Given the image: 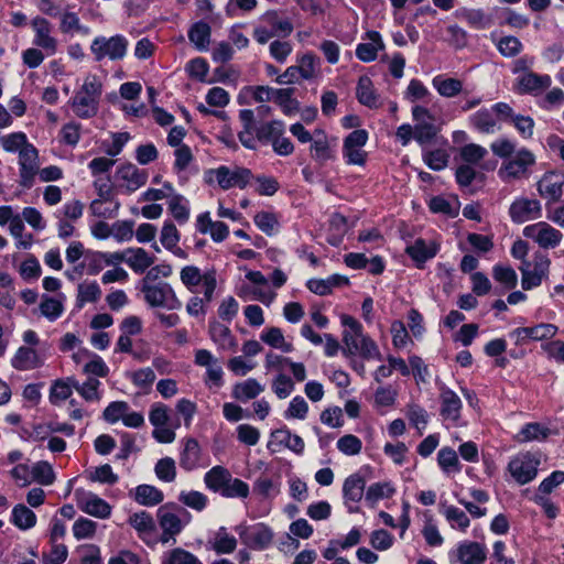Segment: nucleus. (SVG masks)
<instances>
[{
    "instance_id": "3c124183",
    "label": "nucleus",
    "mask_w": 564,
    "mask_h": 564,
    "mask_svg": "<svg viewBox=\"0 0 564 564\" xmlns=\"http://www.w3.org/2000/svg\"><path fill=\"white\" fill-rule=\"evenodd\" d=\"M261 340L267 345L281 349L283 352L293 351V345L288 343L282 330L279 327H269L261 333Z\"/></svg>"
},
{
    "instance_id": "c03bdc74",
    "label": "nucleus",
    "mask_w": 564,
    "mask_h": 564,
    "mask_svg": "<svg viewBox=\"0 0 564 564\" xmlns=\"http://www.w3.org/2000/svg\"><path fill=\"white\" fill-rule=\"evenodd\" d=\"M230 476L231 474L225 467L215 466L205 474L204 481L208 489L221 495L223 489L230 481Z\"/></svg>"
},
{
    "instance_id": "e433bc0d",
    "label": "nucleus",
    "mask_w": 564,
    "mask_h": 564,
    "mask_svg": "<svg viewBox=\"0 0 564 564\" xmlns=\"http://www.w3.org/2000/svg\"><path fill=\"white\" fill-rule=\"evenodd\" d=\"M208 543L217 554H231L238 544L237 539L225 527H220L215 531Z\"/></svg>"
},
{
    "instance_id": "2f4dec72",
    "label": "nucleus",
    "mask_w": 564,
    "mask_h": 564,
    "mask_svg": "<svg viewBox=\"0 0 564 564\" xmlns=\"http://www.w3.org/2000/svg\"><path fill=\"white\" fill-rule=\"evenodd\" d=\"M209 336L210 339L223 350H235L237 347V340L229 327L219 322H213L209 324Z\"/></svg>"
},
{
    "instance_id": "f8f14e48",
    "label": "nucleus",
    "mask_w": 564,
    "mask_h": 564,
    "mask_svg": "<svg viewBox=\"0 0 564 564\" xmlns=\"http://www.w3.org/2000/svg\"><path fill=\"white\" fill-rule=\"evenodd\" d=\"M539 466V456L527 452L511 458L508 470L519 485H525L536 477Z\"/></svg>"
},
{
    "instance_id": "1a4fd4ad",
    "label": "nucleus",
    "mask_w": 564,
    "mask_h": 564,
    "mask_svg": "<svg viewBox=\"0 0 564 564\" xmlns=\"http://www.w3.org/2000/svg\"><path fill=\"white\" fill-rule=\"evenodd\" d=\"M180 279L183 285L192 293L196 292L198 285L202 284L205 300L212 302L217 286L215 271L202 272L195 265H185L181 269Z\"/></svg>"
},
{
    "instance_id": "bb28decb",
    "label": "nucleus",
    "mask_w": 564,
    "mask_h": 564,
    "mask_svg": "<svg viewBox=\"0 0 564 564\" xmlns=\"http://www.w3.org/2000/svg\"><path fill=\"white\" fill-rule=\"evenodd\" d=\"M43 358L33 347L21 346L11 358V366L19 371H29L42 367Z\"/></svg>"
},
{
    "instance_id": "ea45409f",
    "label": "nucleus",
    "mask_w": 564,
    "mask_h": 564,
    "mask_svg": "<svg viewBox=\"0 0 564 564\" xmlns=\"http://www.w3.org/2000/svg\"><path fill=\"white\" fill-rule=\"evenodd\" d=\"M130 495L139 505L147 507L156 506L164 499L163 492L151 485H139Z\"/></svg>"
},
{
    "instance_id": "c9c22d12",
    "label": "nucleus",
    "mask_w": 564,
    "mask_h": 564,
    "mask_svg": "<svg viewBox=\"0 0 564 564\" xmlns=\"http://www.w3.org/2000/svg\"><path fill=\"white\" fill-rule=\"evenodd\" d=\"M296 67L303 80H313L321 74V59L312 52L304 53L296 58Z\"/></svg>"
},
{
    "instance_id": "864d4df0",
    "label": "nucleus",
    "mask_w": 564,
    "mask_h": 564,
    "mask_svg": "<svg viewBox=\"0 0 564 564\" xmlns=\"http://www.w3.org/2000/svg\"><path fill=\"white\" fill-rule=\"evenodd\" d=\"M120 208V203L117 199L102 200V199H94L89 204V212L93 216L98 218H115L118 215Z\"/></svg>"
},
{
    "instance_id": "13d9d810",
    "label": "nucleus",
    "mask_w": 564,
    "mask_h": 564,
    "mask_svg": "<svg viewBox=\"0 0 564 564\" xmlns=\"http://www.w3.org/2000/svg\"><path fill=\"white\" fill-rule=\"evenodd\" d=\"M101 290L97 282H83L77 288V306L82 308L86 303L99 300Z\"/></svg>"
},
{
    "instance_id": "37998d69",
    "label": "nucleus",
    "mask_w": 564,
    "mask_h": 564,
    "mask_svg": "<svg viewBox=\"0 0 564 564\" xmlns=\"http://www.w3.org/2000/svg\"><path fill=\"white\" fill-rule=\"evenodd\" d=\"M348 279L338 274L328 276L327 279H311L307 281V289L317 295H327L335 286L347 284Z\"/></svg>"
},
{
    "instance_id": "39448f33",
    "label": "nucleus",
    "mask_w": 564,
    "mask_h": 564,
    "mask_svg": "<svg viewBox=\"0 0 564 564\" xmlns=\"http://www.w3.org/2000/svg\"><path fill=\"white\" fill-rule=\"evenodd\" d=\"M129 41L122 34H116L109 37L96 36L90 44V52L96 62L105 58L109 61H121L128 53Z\"/></svg>"
},
{
    "instance_id": "7ed1b4c3",
    "label": "nucleus",
    "mask_w": 564,
    "mask_h": 564,
    "mask_svg": "<svg viewBox=\"0 0 564 564\" xmlns=\"http://www.w3.org/2000/svg\"><path fill=\"white\" fill-rule=\"evenodd\" d=\"M293 23L276 10H269L259 18L252 36L257 43L264 45L273 37H286L293 32Z\"/></svg>"
},
{
    "instance_id": "2eb2a0df",
    "label": "nucleus",
    "mask_w": 564,
    "mask_h": 564,
    "mask_svg": "<svg viewBox=\"0 0 564 564\" xmlns=\"http://www.w3.org/2000/svg\"><path fill=\"white\" fill-rule=\"evenodd\" d=\"M19 184L24 188H31L34 185L35 176L40 170V158L37 149L26 145L19 154Z\"/></svg>"
},
{
    "instance_id": "72a5a7b5",
    "label": "nucleus",
    "mask_w": 564,
    "mask_h": 564,
    "mask_svg": "<svg viewBox=\"0 0 564 564\" xmlns=\"http://www.w3.org/2000/svg\"><path fill=\"white\" fill-rule=\"evenodd\" d=\"M356 97L358 101L368 108L380 107V98L377 94L371 79L367 76H361L358 80L356 88Z\"/></svg>"
},
{
    "instance_id": "338daca9",
    "label": "nucleus",
    "mask_w": 564,
    "mask_h": 564,
    "mask_svg": "<svg viewBox=\"0 0 564 564\" xmlns=\"http://www.w3.org/2000/svg\"><path fill=\"white\" fill-rule=\"evenodd\" d=\"M284 133V123L282 121L273 120L263 123L257 129V138L262 142L272 143L273 140Z\"/></svg>"
},
{
    "instance_id": "423d86ee",
    "label": "nucleus",
    "mask_w": 564,
    "mask_h": 564,
    "mask_svg": "<svg viewBox=\"0 0 564 564\" xmlns=\"http://www.w3.org/2000/svg\"><path fill=\"white\" fill-rule=\"evenodd\" d=\"M141 292L144 301L151 307H163L167 310H178L182 302L178 300L174 289L167 282H145L141 281Z\"/></svg>"
},
{
    "instance_id": "052dcab7",
    "label": "nucleus",
    "mask_w": 564,
    "mask_h": 564,
    "mask_svg": "<svg viewBox=\"0 0 564 564\" xmlns=\"http://www.w3.org/2000/svg\"><path fill=\"white\" fill-rule=\"evenodd\" d=\"M496 46L499 53L507 58L519 55L523 50V44L521 41L513 35H506L500 37L496 42Z\"/></svg>"
},
{
    "instance_id": "4be33fe9",
    "label": "nucleus",
    "mask_w": 564,
    "mask_h": 564,
    "mask_svg": "<svg viewBox=\"0 0 564 564\" xmlns=\"http://www.w3.org/2000/svg\"><path fill=\"white\" fill-rule=\"evenodd\" d=\"M541 204L536 199L518 198L509 208V215L513 223L523 224L541 217Z\"/></svg>"
},
{
    "instance_id": "0eeeda50",
    "label": "nucleus",
    "mask_w": 564,
    "mask_h": 564,
    "mask_svg": "<svg viewBox=\"0 0 564 564\" xmlns=\"http://www.w3.org/2000/svg\"><path fill=\"white\" fill-rule=\"evenodd\" d=\"M535 164V155L527 148L519 149L512 156L505 160L498 170L503 182H512L529 175L530 169Z\"/></svg>"
},
{
    "instance_id": "393cba45",
    "label": "nucleus",
    "mask_w": 564,
    "mask_h": 564,
    "mask_svg": "<svg viewBox=\"0 0 564 564\" xmlns=\"http://www.w3.org/2000/svg\"><path fill=\"white\" fill-rule=\"evenodd\" d=\"M441 415L445 421H451L454 425L459 424L462 401L460 398L446 387L441 388Z\"/></svg>"
},
{
    "instance_id": "4d7b16f0",
    "label": "nucleus",
    "mask_w": 564,
    "mask_h": 564,
    "mask_svg": "<svg viewBox=\"0 0 564 564\" xmlns=\"http://www.w3.org/2000/svg\"><path fill=\"white\" fill-rule=\"evenodd\" d=\"M11 521L21 530H28L35 525L36 516L24 505H17L12 510Z\"/></svg>"
},
{
    "instance_id": "c756f323",
    "label": "nucleus",
    "mask_w": 564,
    "mask_h": 564,
    "mask_svg": "<svg viewBox=\"0 0 564 564\" xmlns=\"http://www.w3.org/2000/svg\"><path fill=\"white\" fill-rule=\"evenodd\" d=\"M469 122L474 129L480 133L494 134L500 130L495 113L491 109L482 108L469 117Z\"/></svg>"
},
{
    "instance_id": "a211bd4d",
    "label": "nucleus",
    "mask_w": 564,
    "mask_h": 564,
    "mask_svg": "<svg viewBox=\"0 0 564 564\" xmlns=\"http://www.w3.org/2000/svg\"><path fill=\"white\" fill-rule=\"evenodd\" d=\"M412 118L415 121L414 139L421 145L430 142L437 133L434 124L435 118L429 109L422 106L412 108Z\"/></svg>"
},
{
    "instance_id": "4468645a",
    "label": "nucleus",
    "mask_w": 564,
    "mask_h": 564,
    "mask_svg": "<svg viewBox=\"0 0 564 564\" xmlns=\"http://www.w3.org/2000/svg\"><path fill=\"white\" fill-rule=\"evenodd\" d=\"M367 141L368 132L364 129H356L344 139L343 156L348 165H365L367 152L364 147Z\"/></svg>"
},
{
    "instance_id": "cd10ccee",
    "label": "nucleus",
    "mask_w": 564,
    "mask_h": 564,
    "mask_svg": "<svg viewBox=\"0 0 564 564\" xmlns=\"http://www.w3.org/2000/svg\"><path fill=\"white\" fill-rule=\"evenodd\" d=\"M456 557L460 564H482L486 561V547L477 542L466 541L456 549Z\"/></svg>"
},
{
    "instance_id": "a18cd8bd",
    "label": "nucleus",
    "mask_w": 564,
    "mask_h": 564,
    "mask_svg": "<svg viewBox=\"0 0 564 564\" xmlns=\"http://www.w3.org/2000/svg\"><path fill=\"white\" fill-rule=\"evenodd\" d=\"M441 512L448 521L452 529L465 532L469 527V518L466 512L455 506L441 505Z\"/></svg>"
},
{
    "instance_id": "dca6fc26",
    "label": "nucleus",
    "mask_w": 564,
    "mask_h": 564,
    "mask_svg": "<svg viewBox=\"0 0 564 564\" xmlns=\"http://www.w3.org/2000/svg\"><path fill=\"white\" fill-rule=\"evenodd\" d=\"M336 139L329 138L324 130H314V139L310 145L312 160L319 166L336 160Z\"/></svg>"
},
{
    "instance_id": "0e129e2a",
    "label": "nucleus",
    "mask_w": 564,
    "mask_h": 564,
    "mask_svg": "<svg viewBox=\"0 0 564 564\" xmlns=\"http://www.w3.org/2000/svg\"><path fill=\"white\" fill-rule=\"evenodd\" d=\"M32 480L43 486L52 485L55 480V473L50 463L40 460L32 466Z\"/></svg>"
},
{
    "instance_id": "9b49d317",
    "label": "nucleus",
    "mask_w": 564,
    "mask_h": 564,
    "mask_svg": "<svg viewBox=\"0 0 564 564\" xmlns=\"http://www.w3.org/2000/svg\"><path fill=\"white\" fill-rule=\"evenodd\" d=\"M30 24L34 34V46L42 48L47 56L55 55L58 51L59 42L53 34V24L46 18L41 15L34 17Z\"/></svg>"
},
{
    "instance_id": "aec40b11",
    "label": "nucleus",
    "mask_w": 564,
    "mask_h": 564,
    "mask_svg": "<svg viewBox=\"0 0 564 564\" xmlns=\"http://www.w3.org/2000/svg\"><path fill=\"white\" fill-rule=\"evenodd\" d=\"M75 498L78 508L89 516L107 519L111 513L110 505L90 491L77 489L75 491Z\"/></svg>"
},
{
    "instance_id": "473e14b6",
    "label": "nucleus",
    "mask_w": 564,
    "mask_h": 564,
    "mask_svg": "<svg viewBox=\"0 0 564 564\" xmlns=\"http://www.w3.org/2000/svg\"><path fill=\"white\" fill-rule=\"evenodd\" d=\"M263 391V384H261L254 378H249L245 381L235 383L232 387L231 395L234 399L240 402H247L249 400L256 399Z\"/></svg>"
},
{
    "instance_id": "4c0bfd02",
    "label": "nucleus",
    "mask_w": 564,
    "mask_h": 564,
    "mask_svg": "<svg viewBox=\"0 0 564 564\" xmlns=\"http://www.w3.org/2000/svg\"><path fill=\"white\" fill-rule=\"evenodd\" d=\"M59 31L62 34H74L87 36L91 30L89 26L82 24L80 19L76 12L65 10L59 12Z\"/></svg>"
},
{
    "instance_id": "412c9836",
    "label": "nucleus",
    "mask_w": 564,
    "mask_h": 564,
    "mask_svg": "<svg viewBox=\"0 0 564 564\" xmlns=\"http://www.w3.org/2000/svg\"><path fill=\"white\" fill-rule=\"evenodd\" d=\"M550 263V259L543 254H535L532 270H529V263L524 262V265L520 268L522 289L531 290L539 286L543 279L547 276Z\"/></svg>"
},
{
    "instance_id": "b1692460",
    "label": "nucleus",
    "mask_w": 564,
    "mask_h": 564,
    "mask_svg": "<svg viewBox=\"0 0 564 564\" xmlns=\"http://www.w3.org/2000/svg\"><path fill=\"white\" fill-rule=\"evenodd\" d=\"M117 180L122 188L132 193L147 183L148 174L133 164H124L118 169Z\"/></svg>"
},
{
    "instance_id": "e2e57ef3",
    "label": "nucleus",
    "mask_w": 564,
    "mask_h": 564,
    "mask_svg": "<svg viewBox=\"0 0 564 564\" xmlns=\"http://www.w3.org/2000/svg\"><path fill=\"white\" fill-rule=\"evenodd\" d=\"M292 88H280L276 91H274L273 101L281 107L282 111L286 116H291L299 110V102L292 98Z\"/></svg>"
},
{
    "instance_id": "ddd939ff",
    "label": "nucleus",
    "mask_w": 564,
    "mask_h": 564,
    "mask_svg": "<svg viewBox=\"0 0 564 564\" xmlns=\"http://www.w3.org/2000/svg\"><path fill=\"white\" fill-rule=\"evenodd\" d=\"M522 234L542 249H554L563 239V234L546 221L528 225L523 228Z\"/></svg>"
},
{
    "instance_id": "6e6552de",
    "label": "nucleus",
    "mask_w": 564,
    "mask_h": 564,
    "mask_svg": "<svg viewBox=\"0 0 564 564\" xmlns=\"http://www.w3.org/2000/svg\"><path fill=\"white\" fill-rule=\"evenodd\" d=\"M158 520L162 529L160 541L163 544H167L171 541L174 543L175 536L182 532L185 524L189 521V513L183 508H177V511H174L170 506L165 505L159 508Z\"/></svg>"
},
{
    "instance_id": "a878e982",
    "label": "nucleus",
    "mask_w": 564,
    "mask_h": 564,
    "mask_svg": "<svg viewBox=\"0 0 564 564\" xmlns=\"http://www.w3.org/2000/svg\"><path fill=\"white\" fill-rule=\"evenodd\" d=\"M364 41L357 45L356 56L365 63L375 61L378 53L386 47L380 33L377 31H368L364 36Z\"/></svg>"
},
{
    "instance_id": "f704fd0d",
    "label": "nucleus",
    "mask_w": 564,
    "mask_h": 564,
    "mask_svg": "<svg viewBox=\"0 0 564 564\" xmlns=\"http://www.w3.org/2000/svg\"><path fill=\"white\" fill-rule=\"evenodd\" d=\"M155 262V257L143 248H128L126 263L135 273H143Z\"/></svg>"
},
{
    "instance_id": "49530a36",
    "label": "nucleus",
    "mask_w": 564,
    "mask_h": 564,
    "mask_svg": "<svg viewBox=\"0 0 564 564\" xmlns=\"http://www.w3.org/2000/svg\"><path fill=\"white\" fill-rule=\"evenodd\" d=\"M272 438L296 454L304 451V441L301 436L293 434L289 429H279L271 434Z\"/></svg>"
},
{
    "instance_id": "680f3d73",
    "label": "nucleus",
    "mask_w": 564,
    "mask_h": 564,
    "mask_svg": "<svg viewBox=\"0 0 564 564\" xmlns=\"http://www.w3.org/2000/svg\"><path fill=\"white\" fill-rule=\"evenodd\" d=\"M0 144L3 150L10 153L18 152L20 154L26 145H32L28 141V137L24 132H13L0 138Z\"/></svg>"
},
{
    "instance_id": "5fc2aeb1",
    "label": "nucleus",
    "mask_w": 564,
    "mask_h": 564,
    "mask_svg": "<svg viewBox=\"0 0 564 564\" xmlns=\"http://www.w3.org/2000/svg\"><path fill=\"white\" fill-rule=\"evenodd\" d=\"M188 39L198 51H206L210 42V26L205 22L195 23L188 31Z\"/></svg>"
},
{
    "instance_id": "f3484780",
    "label": "nucleus",
    "mask_w": 564,
    "mask_h": 564,
    "mask_svg": "<svg viewBox=\"0 0 564 564\" xmlns=\"http://www.w3.org/2000/svg\"><path fill=\"white\" fill-rule=\"evenodd\" d=\"M194 362L206 369L204 382L208 388H220L224 384V370L219 360L207 349H197Z\"/></svg>"
},
{
    "instance_id": "774afa93",
    "label": "nucleus",
    "mask_w": 564,
    "mask_h": 564,
    "mask_svg": "<svg viewBox=\"0 0 564 564\" xmlns=\"http://www.w3.org/2000/svg\"><path fill=\"white\" fill-rule=\"evenodd\" d=\"M162 564H203L200 560L193 553L182 549L175 547L165 554Z\"/></svg>"
},
{
    "instance_id": "9d476101",
    "label": "nucleus",
    "mask_w": 564,
    "mask_h": 564,
    "mask_svg": "<svg viewBox=\"0 0 564 564\" xmlns=\"http://www.w3.org/2000/svg\"><path fill=\"white\" fill-rule=\"evenodd\" d=\"M242 544L252 550H264L273 540L272 530L264 523L246 524L241 523L235 528Z\"/></svg>"
},
{
    "instance_id": "c85d7f7f",
    "label": "nucleus",
    "mask_w": 564,
    "mask_h": 564,
    "mask_svg": "<svg viewBox=\"0 0 564 564\" xmlns=\"http://www.w3.org/2000/svg\"><path fill=\"white\" fill-rule=\"evenodd\" d=\"M564 178L556 173H546L539 181L538 189L540 195L549 202H556L562 196Z\"/></svg>"
},
{
    "instance_id": "09e8293b",
    "label": "nucleus",
    "mask_w": 564,
    "mask_h": 564,
    "mask_svg": "<svg viewBox=\"0 0 564 564\" xmlns=\"http://www.w3.org/2000/svg\"><path fill=\"white\" fill-rule=\"evenodd\" d=\"M551 434V430L540 423L525 424L516 435L519 443L543 441Z\"/></svg>"
},
{
    "instance_id": "de8ad7c7",
    "label": "nucleus",
    "mask_w": 564,
    "mask_h": 564,
    "mask_svg": "<svg viewBox=\"0 0 564 564\" xmlns=\"http://www.w3.org/2000/svg\"><path fill=\"white\" fill-rule=\"evenodd\" d=\"M455 15L477 30H484L491 23L490 18L481 9H462L456 11Z\"/></svg>"
},
{
    "instance_id": "603ef678",
    "label": "nucleus",
    "mask_w": 564,
    "mask_h": 564,
    "mask_svg": "<svg viewBox=\"0 0 564 564\" xmlns=\"http://www.w3.org/2000/svg\"><path fill=\"white\" fill-rule=\"evenodd\" d=\"M433 87L443 97H454L463 90V83L456 78L435 76L432 80Z\"/></svg>"
},
{
    "instance_id": "20e7f679",
    "label": "nucleus",
    "mask_w": 564,
    "mask_h": 564,
    "mask_svg": "<svg viewBox=\"0 0 564 564\" xmlns=\"http://www.w3.org/2000/svg\"><path fill=\"white\" fill-rule=\"evenodd\" d=\"M205 177L208 183L216 182L221 189L227 191L232 187L245 188L251 181L252 173L243 166L221 165L207 171Z\"/></svg>"
},
{
    "instance_id": "f03ea898",
    "label": "nucleus",
    "mask_w": 564,
    "mask_h": 564,
    "mask_svg": "<svg viewBox=\"0 0 564 564\" xmlns=\"http://www.w3.org/2000/svg\"><path fill=\"white\" fill-rule=\"evenodd\" d=\"M102 93V83L97 75H87L83 85L70 100L74 113L88 119L98 111L99 100Z\"/></svg>"
},
{
    "instance_id": "6e6d98bb",
    "label": "nucleus",
    "mask_w": 564,
    "mask_h": 564,
    "mask_svg": "<svg viewBox=\"0 0 564 564\" xmlns=\"http://www.w3.org/2000/svg\"><path fill=\"white\" fill-rule=\"evenodd\" d=\"M395 492L394 487L389 481L371 484L366 491V501L370 507L382 499L390 498Z\"/></svg>"
},
{
    "instance_id": "6ab92c4d",
    "label": "nucleus",
    "mask_w": 564,
    "mask_h": 564,
    "mask_svg": "<svg viewBox=\"0 0 564 564\" xmlns=\"http://www.w3.org/2000/svg\"><path fill=\"white\" fill-rule=\"evenodd\" d=\"M366 480L359 474L355 473L349 475L343 484V499L344 505L349 513L359 511V502L365 494Z\"/></svg>"
},
{
    "instance_id": "58836bf2",
    "label": "nucleus",
    "mask_w": 564,
    "mask_h": 564,
    "mask_svg": "<svg viewBox=\"0 0 564 564\" xmlns=\"http://www.w3.org/2000/svg\"><path fill=\"white\" fill-rule=\"evenodd\" d=\"M128 523L138 532L142 540H147L155 532V522L152 516L147 511L132 513Z\"/></svg>"
},
{
    "instance_id": "8fccbe9b",
    "label": "nucleus",
    "mask_w": 564,
    "mask_h": 564,
    "mask_svg": "<svg viewBox=\"0 0 564 564\" xmlns=\"http://www.w3.org/2000/svg\"><path fill=\"white\" fill-rule=\"evenodd\" d=\"M73 381H76L73 377L53 381L50 389V402L56 405L67 400L73 393Z\"/></svg>"
},
{
    "instance_id": "f257e3e1",
    "label": "nucleus",
    "mask_w": 564,
    "mask_h": 564,
    "mask_svg": "<svg viewBox=\"0 0 564 564\" xmlns=\"http://www.w3.org/2000/svg\"><path fill=\"white\" fill-rule=\"evenodd\" d=\"M340 319L346 327L343 332V341L347 351L351 355L359 354L366 359L381 360L377 344L364 333L362 325L349 315H343Z\"/></svg>"
},
{
    "instance_id": "5701e85b",
    "label": "nucleus",
    "mask_w": 564,
    "mask_h": 564,
    "mask_svg": "<svg viewBox=\"0 0 564 564\" xmlns=\"http://www.w3.org/2000/svg\"><path fill=\"white\" fill-rule=\"evenodd\" d=\"M552 84L550 75L525 72L517 78L516 88L521 94L539 95Z\"/></svg>"
},
{
    "instance_id": "7c9ffc66",
    "label": "nucleus",
    "mask_w": 564,
    "mask_h": 564,
    "mask_svg": "<svg viewBox=\"0 0 564 564\" xmlns=\"http://www.w3.org/2000/svg\"><path fill=\"white\" fill-rule=\"evenodd\" d=\"M405 251L420 267L436 256L438 246L434 241L427 242L423 239H416L411 246L406 247Z\"/></svg>"
},
{
    "instance_id": "a19ab883",
    "label": "nucleus",
    "mask_w": 564,
    "mask_h": 564,
    "mask_svg": "<svg viewBox=\"0 0 564 564\" xmlns=\"http://www.w3.org/2000/svg\"><path fill=\"white\" fill-rule=\"evenodd\" d=\"M200 459V446L195 438H186L180 455V465L185 470L195 469Z\"/></svg>"
},
{
    "instance_id": "69168bd1",
    "label": "nucleus",
    "mask_w": 564,
    "mask_h": 564,
    "mask_svg": "<svg viewBox=\"0 0 564 564\" xmlns=\"http://www.w3.org/2000/svg\"><path fill=\"white\" fill-rule=\"evenodd\" d=\"M253 491L263 499H272L280 494V484L267 476H260L253 484Z\"/></svg>"
},
{
    "instance_id": "79ce46f5",
    "label": "nucleus",
    "mask_w": 564,
    "mask_h": 564,
    "mask_svg": "<svg viewBox=\"0 0 564 564\" xmlns=\"http://www.w3.org/2000/svg\"><path fill=\"white\" fill-rule=\"evenodd\" d=\"M73 386L86 402L99 403L102 399V392L100 391L101 382L97 378L89 377L83 383L76 380L73 381Z\"/></svg>"
},
{
    "instance_id": "bf43d9fd",
    "label": "nucleus",
    "mask_w": 564,
    "mask_h": 564,
    "mask_svg": "<svg viewBox=\"0 0 564 564\" xmlns=\"http://www.w3.org/2000/svg\"><path fill=\"white\" fill-rule=\"evenodd\" d=\"M169 209L178 224H185L189 218V205L182 195L173 194L170 197Z\"/></svg>"
}]
</instances>
